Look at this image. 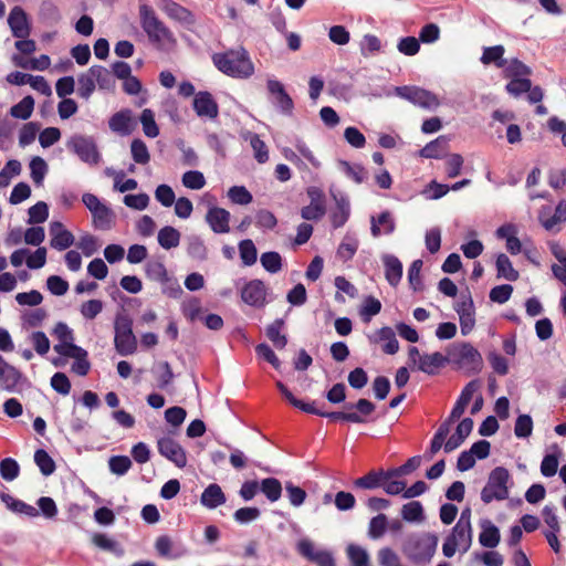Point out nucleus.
<instances>
[{"instance_id":"de8ad7c7","label":"nucleus","mask_w":566,"mask_h":566,"mask_svg":"<svg viewBox=\"0 0 566 566\" xmlns=\"http://www.w3.org/2000/svg\"><path fill=\"white\" fill-rule=\"evenodd\" d=\"M29 168L33 182L41 186L49 170L46 161L42 157L35 156L30 160Z\"/></svg>"},{"instance_id":"7ed1b4c3","label":"nucleus","mask_w":566,"mask_h":566,"mask_svg":"<svg viewBox=\"0 0 566 566\" xmlns=\"http://www.w3.org/2000/svg\"><path fill=\"white\" fill-rule=\"evenodd\" d=\"M213 63L219 71L233 77H249L254 67L248 52L241 48L213 55Z\"/></svg>"},{"instance_id":"473e14b6","label":"nucleus","mask_w":566,"mask_h":566,"mask_svg":"<svg viewBox=\"0 0 566 566\" xmlns=\"http://www.w3.org/2000/svg\"><path fill=\"white\" fill-rule=\"evenodd\" d=\"M92 217H93V226L96 229L109 230V229H112V227L114 224L115 214H114L113 210L105 203L102 205L96 210H94L92 212Z\"/></svg>"},{"instance_id":"dca6fc26","label":"nucleus","mask_w":566,"mask_h":566,"mask_svg":"<svg viewBox=\"0 0 566 566\" xmlns=\"http://www.w3.org/2000/svg\"><path fill=\"white\" fill-rule=\"evenodd\" d=\"M551 212L549 206H543L538 211V221L547 231H553L556 224L566 222V200H560L554 213L551 214Z\"/></svg>"},{"instance_id":"39448f33","label":"nucleus","mask_w":566,"mask_h":566,"mask_svg":"<svg viewBox=\"0 0 566 566\" xmlns=\"http://www.w3.org/2000/svg\"><path fill=\"white\" fill-rule=\"evenodd\" d=\"M114 346L120 356H129L136 353L138 342L133 332V319L125 312H118L114 321Z\"/></svg>"},{"instance_id":"6ab92c4d","label":"nucleus","mask_w":566,"mask_h":566,"mask_svg":"<svg viewBox=\"0 0 566 566\" xmlns=\"http://www.w3.org/2000/svg\"><path fill=\"white\" fill-rule=\"evenodd\" d=\"M24 377L22 373L14 366L8 364L4 358L0 355V388L14 392L17 387Z\"/></svg>"},{"instance_id":"774afa93","label":"nucleus","mask_w":566,"mask_h":566,"mask_svg":"<svg viewBox=\"0 0 566 566\" xmlns=\"http://www.w3.org/2000/svg\"><path fill=\"white\" fill-rule=\"evenodd\" d=\"M533 431V420L528 415H520L515 421L514 433L517 438H528Z\"/></svg>"},{"instance_id":"69168bd1","label":"nucleus","mask_w":566,"mask_h":566,"mask_svg":"<svg viewBox=\"0 0 566 566\" xmlns=\"http://www.w3.org/2000/svg\"><path fill=\"white\" fill-rule=\"evenodd\" d=\"M181 181L186 188H189L192 190H199V189L203 188L206 185L205 176L199 170L186 171L182 175Z\"/></svg>"},{"instance_id":"864d4df0","label":"nucleus","mask_w":566,"mask_h":566,"mask_svg":"<svg viewBox=\"0 0 566 566\" xmlns=\"http://www.w3.org/2000/svg\"><path fill=\"white\" fill-rule=\"evenodd\" d=\"M140 123L143 125L144 134L149 138H155L159 135V127L155 120V114L151 109L145 108L140 114Z\"/></svg>"},{"instance_id":"cd10ccee","label":"nucleus","mask_w":566,"mask_h":566,"mask_svg":"<svg viewBox=\"0 0 566 566\" xmlns=\"http://www.w3.org/2000/svg\"><path fill=\"white\" fill-rule=\"evenodd\" d=\"M164 11L171 18L186 24L195 23V15L190 10L172 0H163Z\"/></svg>"},{"instance_id":"393cba45","label":"nucleus","mask_w":566,"mask_h":566,"mask_svg":"<svg viewBox=\"0 0 566 566\" xmlns=\"http://www.w3.org/2000/svg\"><path fill=\"white\" fill-rule=\"evenodd\" d=\"M385 266V276L391 286H397L402 277V263L392 254H384L381 256Z\"/></svg>"},{"instance_id":"c85d7f7f","label":"nucleus","mask_w":566,"mask_h":566,"mask_svg":"<svg viewBox=\"0 0 566 566\" xmlns=\"http://www.w3.org/2000/svg\"><path fill=\"white\" fill-rule=\"evenodd\" d=\"M449 138L447 136H439L434 140L428 143L419 150V156L423 158H441L448 149Z\"/></svg>"},{"instance_id":"c9c22d12","label":"nucleus","mask_w":566,"mask_h":566,"mask_svg":"<svg viewBox=\"0 0 566 566\" xmlns=\"http://www.w3.org/2000/svg\"><path fill=\"white\" fill-rule=\"evenodd\" d=\"M495 266H496V276L499 279H505L507 281H516L520 276L518 274V271H516L513 265H512V262L511 260L509 259V256L504 253H500L496 258V262H495Z\"/></svg>"},{"instance_id":"5fc2aeb1","label":"nucleus","mask_w":566,"mask_h":566,"mask_svg":"<svg viewBox=\"0 0 566 566\" xmlns=\"http://www.w3.org/2000/svg\"><path fill=\"white\" fill-rule=\"evenodd\" d=\"M358 249V240L350 235H345L337 249V256L344 262L354 258Z\"/></svg>"},{"instance_id":"e2e57ef3","label":"nucleus","mask_w":566,"mask_h":566,"mask_svg":"<svg viewBox=\"0 0 566 566\" xmlns=\"http://www.w3.org/2000/svg\"><path fill=\"white\" fill-rule=\"evenodd\" d=\"M132 464V460L127 455H113L108 459L109 471L116 475L126 474Z\"/></svg>"},{"instance_id":"ea45409f","label":"nucleus","mask_w":566,"mask_h":566,"mask_svg":"<svg viewBox=\"0 0 566 566\" xmlns=\"http://www.w3.org/2000/svg\"><path fill=\"white\" fill-rule=\"evenodd\" d=\"M259 490L271 502H276L282 495V484L275 478L263 479L259 484Z\"/></svg>"},{"instance_id":"3c124183","label":"nucleus","mask_w":566,"mask_h":566,"mask_svg":"<svg viewBox=\"0 0 566 566\" xmlns=\"http://www.w3.org/2000/svg\"><path fill=\"white\" fill-rule=\"evenodd\" d=\"M554 449L556 452L546 454L541 463V473L546 478L554 476L558 470L560 450L556 444Z\"/></svg>"},{"instance_id":"f03ea898","label":"nucleus","mask_w":566,"mask_h":566,"mask_svg":"<svg viewBox=\"0 0 566 566\" xmlns=\"http://www.w3.org/2000/svg\"><path fill=\"white\" fill-rule=\"evenodd\" d=\"M446 352L448 364L468 375L479 374L483 368L482 355L468 342L452 343Z\"/></svg>"},{"instance_id":"b1692460","label":"nucleus","mask_w":566,"mask_h":566,"mask_svg":"<svg viewBox=\"0 0 566 566\" xmlns=\"http://www.w3.org/2000/svg\"><path fill=\"white\" fill-rule=\"evenodd\" d=\"M447 364V355L440 352L423 354L420 357L418 369L428 375H436L438 370L443 368Z\"/></svg>"},{"instance_id":"603ef678","label":"nucleus","mask_w":566,"mask_h":566,"mask_svg":"<svg viewBox=\"0 0 566 566\" xmlns=\"http://www.w3.org/2000/svg\"><path fill=\"white\" fill-rule=\"evenodd\" d=\"M505 77H522L530 76L532 74V70L525 63L514 57L503 67Z\"/></svg>"},{"instance_id":"bb28decb","label":"nucleus","mask_w":566,"mask_h":566,"mask_svg":"<svg viewBox=\"0 0 566 566\" xmlns=\"http://www.w3.org/2000/svg\"><path fill=\"white\" fill-rule=\"evenodd\" d=\"M480 544L486 548L496 547L501 539L500 530L490 520H482L480 522Z\"/></svg>"},{"instance_id":"37998d69","label":"nucleus","mask_w":566,"mask_h":566,"mask_svg":"<svg viewBox=\"0 0 566 566\" xmlns=\"http://www.w3.org/2000/svg\"><path fill=\"white\" fill-rule=\"evenodd\" d=\"M77 94L85 101L90 99L95 91L96 83L94 76L91 75V67L85 73H81L77 77Z\"/></svg>"},{"instance_id":"58836bf2","label":"nucleus","mask_w":566,"mask_h":566,"mask_svg":"<svg viewBox=\"0 0 566 566\" xmlns=\"http://www.w3.org/2000/svg\"><path fill=\"white\" fill-rule=\"evenodd\" d=\"M401 516L406 522L420 523L424 520V510L419 501H411L401 507Z\"/></svg>"},{"instance_id":"4c0bfd02","label":"nucleus","mask_w":566,"mask_h":566,"mask_svg":"<svg viewBox=\"0 0 566 566\" xmlns=\"http://www.w3.org/2000/svg\"><path fill=\"white\" fill-rule=\"evenodd\" d=\"M283 326H284V319L276 318L265 329L266 337L273 343L274 347H276L277 349H283L287 345L286 335H282L280 333V331Z\"/></svg>"},{"instance_id":"1a4fd4ad","label":"nucleus","mask_w":566,"mask_h":566,"mask_svg":"<svg viewBox=\"0 0 566 566\" xmlns=\"http://www.w3.org/2000/svg\"><path fill=\"white\" fill-rule=\"evenodd\" d=\"M266 88L269 98L274 107L284 116H292L294 102L286 92L284 85L277 80H268Z\"/></svg>"},{"instance_id":"4468645a","label":"nucleus","mask_w":566,"mask_h":566,"mask_svg":"<svg viewBox=\"0 0 566 566\" xmlns=\"http://www.w3.org/2000/svg\"><path fill=\"white\" fill-rule=\"evenodd\" d=\"M241 298L250 306L261 308L266 303V286L263 281H249L241 290Z\"/></svg>"},{"instance_id":"0e129e2a","label":"nucleus","mask_w":566,"mask_h":566,"mask_svg":"<svg viewBox=\"0 0 566 566\" xmlns=\"http://www.w3.org/2000/svg\"><path fill=\"white\" fill-rule=\"evenodd\" d=\"M531 80L527 77H513L506 85V92L514 96L518 97L523 93H526L531 88Z\"/></svg>"},{"instance_id":"9b49d317","label":"nucleus","mask_w":566,"mask_h":566,"mask_svg":"<svg viewBox=\"0 0 566 566\" xmlns=\"http://www.w3.org/2000/svg\"><path fill=\"white\" fill-rule=\"evenodd\" d=\"M157 449L160 455L172 462L178 468L187 465L185 449L172 438L161 437L157 440Z\"/></svg>"},{"instance_id":"bf43d9fd","label":"nucleus","mask_w":566,"mask_h":566,"mask_svg":"<svg viewBox=\"0 0 566 566\" xmlns=\"http://www.w3.org/2000/svg\"><path fill=\"white\" fill-rule=\"evenodd\" d=\"M20 474V465L13 458H4L0 461V475L7 481L15 480Z\"/></svg>"},{"instance_id":"f8f14e48","label":"nucleus","mask_w":566,"mask_h":566,"mask_svg":"<svg viewBox=\"0 0 566 566\" xmlns=\"http://www.w3.org/2000/svg\"><path fill=\"white\" fill-rule=\"evenodd\" d=\"M461 301L457 303L454 310L459 314L461 334L467 336L471 333L475 325V310L474 303L469 290L467 293H462Z\"/></svg>"},{"instance_id":"8fccbe9b","label":"nucleus","mask_w":566,"mask_h":566,"mask_svg":"<svg viewBox=\"0 0 566 566\" xmlns=\"http://www.w3.org/2000/svg\"><path fill=\"white\" fill-rule=\"evenodd\" d=\"M381 303L378 298L369 295L365 297L360 308L359 315L365 323H369L371 317L380 313Z\"/></svg>"},{"instance_id":"72a5a7b5","label":"nucleus","mask_w":566,"mask_h":566,"mask_svg":"<svg viewBox=\"0 0 566 566\" xmlns=\"http://www.w3.org/2000/svg\"><path fill=\"white\" fill-rule=\"evenodd\" d=\"M0 497L1 501L7 505V507L10 509L12 512L25 514L31 517H35L39 515V511L34 506L21 500L14 499L10 494L2 493Z\"/></svg>"},{"instance_id":"680f3d73","label":"nucleus","mask_w":566,"mask_h":566,"mask_svg":"<svg viewBox=\"0 0 566 566\" xmlns=\"http://www.w3.org/2000/svg\"><path fill=\"white\" fill-rule=\"evenodd\" d=\"M145 273L151 281L163 282L167 280L168 272L163 262L149 261L145 264Z\"/></svg>"},{"instance_id":"5701e85b","label":"nucleus","mask_w":566,"mask_h":566,"mask_svg":"<svg viewBox=\"0 0 566 566\" xmlns=\"http://www.w3.org/2000/svg\"><path fill=\"white\" fill-rule=\"evenodd\" d=\"M111 130L122 136H128L133 132V118L130 109H122L115 113L108 120Z\"/></svg>"},{"instance_id":"a18cd8bd","label":"nucleus","mask_w":566,"mask_h":566,"mask_svg":"<svg viewBox=\"0 0 566 566\" xmlns=\"http://www.w3.org/2000/svg\"><path fill=\"white\" fill-rule=\"evenodd\" d=\"M34 462L44 476H49L55 472V462L44 449H38L34 452Z\"/></svg>"},{"instance_id":"a19ab883","label":"nucleus","mask_w":566,"mask_h":566,"mask_svg":"<svg viewBox=\"0 0 566 566\" xmlns=\"http://www.w3.org/2000/svg\"><path fill=\"white\" fill-rule=\"evenodd\" d=\"M34 109V98L31 95L24 96L18 104L10 108V115L19 119H29Z\"/></svg>"},{"instance_id":"2f4dec72","label":"nucleus","mask_w":566,"mask_h":566,"mask_svg":"<svg viewBox=\"0 0 566 566\" xmlns=\"http://www.w3.org/2000/svg\"><path fill=\"white\" fill-rule=\"evenodd\" d=\"M92 543L99 549L109 552L117 557H122L125 553L123 546L117 541L103 533H94Z\"/></svg>"},{"instance_id":"052dcab7","label":"nucleus","mask_w":566,"mask_h":566,"mask_svg":"<svg viewBox=\"0 0 566 566\" xmlns=\"http://www.w3.org/2000/svg\"><path fill=\"white\" fill-rule=\"evenodd\" d=\"M29 224L43 223L49 218V206L44 201H39L28 210Z\"/></svg>"},{"instance_id":"20e7f679","label":"nucleus","mask_w":566,"mask_h":566,"mask_svg":"<svg viewBox=\"0 0 566 566\" xmlns=\"http://www.w3.org/2000/svg\"><path fill=\"white\" fill-rule=\"evenodd\" d=\"M140 24L147 34L150 43L158 49H163L166 44L174 45L176 39L174 33L158 19L155 11L147 4L139 7Z\"/></svg>"},{"instance_id":"ddd939ff","label":"nucleus","mask_w":566,"mask_h":566,"mask_svg":"<svg viewBox=\"0 0 566 566\" xmlns=\"http://www.w3.org/2000/svg\"><path fill=\"white\" fill-rule=\"evenodd\" d=\"M297 552L317 566H336L332 552L326 549L316 551L310 539H301L297 543Z\"/></svg>"},{"instance_id":"4d7b16f0","label":"nucleus","mask_w":566,"mask_h":566,"mask_svg":"<svg viewBox=\"0 0 566 566\" xmlns=\"http://www.w3.org/2000/svg\"><path fill=\"white\" fill-rule=\"evenodd\" d=\"M130 154L136 164L146 165L150 160L148 148L144 140L135 138L130 143Z\"/></svg>"},{"instance_id":"412c9836","label":"nucleus","mask_w":566,"mask_h":566,"mask_svg":"<svg viewBox=\"0 0 566 566\" xmlns=\"http://www.w3.org/2000/svg\"><path fill=\"white\" fill-rule=\"evenodd\" d=\"M396 229V222L389 210L380 212L377 217H370V232L374 238L381 234H391Z\"/></svg>"},{"instance_id":"a211bd4d","label":"nucleus","mask_w":566,"mask_h":566,"mask_svg":"<svg viewBox=\"0 0 566 566\" xmlns=\"http://www.w3.org/2000/svg\"><path fill=\"white\" fill-rule=\"evenodd\" d=\"M332 198L335 200L336 208L331 214L332 224L335 229L343 227L350 216V205L348 197L338 190H329Z\"/></svg>"},{"instance_id":"aec40b11","label":"nucleus","mask_w":566,"mask_h":566,"mask_svg":"<svg viewBox=\"0 0 566 566\" xmlns=\"http://www.w3.org/2000/svg\"><path fill=\"white\" fill-rule=\"evenodd\" d=\"M205 219L214 233H228L230 231V212L223 208L210 207Z\"/></svg>"},{"instance_id":"423d86ee","label":"nucleus","mask_w":566,"mask_h":566,"mask_svg":"<svg viewBox=\"0 0 566 566\" xmlns=\"http://www.w3.org/2000/svg\"><path fill=\"white\" fill-rule=\"evenodd\" d=\"M347 411H323L321 417L333 421H345L350 423H366L367 417L376 410V405L366 398H359L355 403L347 402L344 406Z\"/></svg>"},{"instance_id":"6e6552de","label":"nucleus","mask_w":566,"mask_h":566,"mask_svg":"<svg viewBox=\"0 0 566 566\" xmlns=\"http://www.w3.org/2000/svg\"><path fill=\"white\" fill-rule=\"evenodd\" d=\"M510 479L509 470L504 467L494 468L490 474L486 485L481 491V500L489 504L493 500L503 501L509 497L507 482Z\"/></svg>"},{"instance_id":"49530a36","label":"nucleus","mask_w":566,"mask_h":566,"mask_svg":"<svg viewBox=\"0 0 566 566\" xmlns=\"http://www.w3.org/2000/svg\"><path fill=\"white\" fill-rule=\"evenodd\" d=\"M239 253L245 266L253 265L258 260V250L251 239H244L239 242Z\"/></svg>"},{"instance_id":"79ce46f5","label":"nucleus","mask_w":566,"mask_h":566,"mask_svg":"<svg viewBox=\"0 0 566 566\" xmlns=\"http://www.w3.org/2000/svg\"><path fill=\"white\" fill-rule=\"evenodd\" d=\"M39 15L42 21L49 24H55L61 20L60 10L52 0H43L41 2Z\"/></svg>"},{"instance_id":"13d9d810","label":"nucleus","mask_w":566,"mask_h":566,"mask_svg":"<svg viewBox=\"0 0 566 566\" xmlns=\"http://www.w3.org/2000/svg\"><path fill=\"white\" fill-rule=\"evenodd\" d=\"M347 556L350 566H369V555L367 551L358 545L349 544L347 546Z\"/></svg>"},{"instance_id":"09e8293b","label":"nucleus","mask_w":566,"mask_h":566,"mask_svg":"<svg viewBox=\"0 0 566 566\" xmlns=\"http://www.w3.org/2000/svg\"><path fill=\"white\" fill-rule=\"evenodd\" d=\"M382 484V473L380 470H371L366 475L354 481V486L364 490H374Z\"/></svg>"},{"instance_id":"a878e982","label":"nucleus","mask_w":566,"mask_h":566,"mask_svg":"<svg viewBox=\"0 0 566 566\" xmlns=\"http://www.w3.org/2000/svg\"><path fill=\"white\" fill-rule=\"evenodd\" d=\"M227 501V497L221 489V486L217 483L209 484L200 496V503L207 509H217L220 505H223Z\"/></svg>"},{"instance_id":"e433bc0d","label":"nucleus","mask_w":566,"mask_h":566,"mask_svg":"<svg viewBox=\"0 0 566 566\" xmlns=\"http://www.w3.org/2000/svg\"><path fill=\"white\" fill-rule=\"evenodd\" d=\"M187 253L190 258L205 261L208 258V249L203 240L197 234L187 237Z\"/></svg>"},{"instance_id":"2eb2a0df","label":"nucleus","mask_w":566,"mask_h":566,"mask_svg":"<svg viewBox=\"0 0 566 566\" xmlns=\"http://www.w3.org/2000/svg\"><path fill=\"white\" fill-rule=\"evenodd\" d=\"M192 107L197 116L201 118L216 119L219 115V105L208 91L195 94Z\"/></svg>"},{"instance_id":"f3484780","label":"nucleus","mask_w":566,"mask_h":566,"mask_svg":"<svg viewBox=\"0 0 566 566\" xmlns=\"http://www.w3.org/2000/svg\"><path fill=\"white\" fill-rule=\"evenodd\" d=\"M8 24L12 35L17 39H25L31 33L28 15L25 11L19 6H15L11 9L8 17Z\"/></svg>"},{"instance_id":"f704fd0d","label":"nucleus","mask_w":566,"mask_h":566,"mask_svg":"<svg viewBox=\"0 0 566 566\" xmlns=\"http://www.w3.org/2000/svg\"><path fill=\"white\" fill-rule=\"evenodd\" d=\"M180 232L171 226L163 227L157 235L159 245L166 250L177 248L180 243Z\"/></svg>"},{"instance_id":"7c9ffc66","label":"nucleus","mask_w":566,"mask_h":566,"mask_svg":"<svg viewBox=\"0 0 566 566\" xmlns=\"http://www.w3.org/2000/svg\"><path fill=\"white\" fill-rule=\"evenodd\" d=\"M91 75L94 76L95 83L102 91L112 92L115 88V80L112 71L102 65H92Z\"/></svg>"},{"instance_id":"f257e3e1","label":"nucleus","mask_w":566,"mask_h":566,"mask_svg":"<svg viewBox=\"0 0 566 566\" xmlns=\"http://www.w3.org/2000/svg\"><path fill=\"white\" fill-rule=\"evenodd\" d=\"M438 535L433 533H412L407 536L402 552L416 565L428 564L436 554Z\"/></svg>"},{"instance_id":"338daca9","label":"nucleus","mask_w":566,"mask_h":566,"mask_svg":"<svg viewBox=\"0 0 566 566\" xmlns=\"http://www.w3.org/2000/svg\"><path fill=\"white\" fill-rule=\"evenodd\" d=\"M229 199L237 205H249L252 202L253 197L250 191L244 186H232L228 190Z\"/></svg>"},{"instance_id":"6e6d98bb","label":"nucleus","mask_w":566,"mask_h":566,"mask_svg":"<svg viewBox=\"0 0 566 566\" xmlns=\"http://www.w3.org/2000/svg\"><path fill=\"white\" fill-rule=\"evenodd\" d=\"M260 261L264 270L272 274L280 272L283 266L282 256L275 251L262 253Z\"/></svg>"},{"instance_id":"c756f323","label":"nucleus","mask_w":566,"mask_h":566,"mask_svg":"<svg viewBox=\"0 0 566 566\" xmlns=\"http://www.w3.org/2000/svg\"><path fill=\"white\" fill-rule=\"evenodd\" d=\"M505 53V48L501 44L494 46H485L483 49L482 56L480 61L484 65L494 64L496 67H504L507 63V60L503 57Z\"/></svg>"},{"instance_id":"4be33fe9","label":"nucleus","mask_w":566,"mask_h":566,"mask_svg":"<svg viewBox=\"0 0 566 566\" xmlns=\"http://www.w3.org/2000/svg\"><path fill=\"white\" fill-rule=\"evenodd\" d=\"M473 424L474 423L471 418L462 419L457 426L455 432L446 441L444 452L450 453L458 449L472 432Z\"/></svg>"},{"instance_id":"0eeeda50","label":"nucleus","mask_w":566,"mask_h":566,"mask_svg":"<svg viewBox=\"0 0 566 566\" xmlns=\"http://www.w3.org/2000/svg\"><path fill=\"white\" fill-rule=\"evenodd\" d=\"M66 148L88 165H98L102 160L96 140L93 136L74 134L66 142Z\"/></svg>"},{"instance_id":"9d476101","label":"nucleus","mask_w":566,"mask_h":566,"mask_svg":"<svg viewBox=\"0 0 566 566\" xmlns=\"http://www.w3.org/2000/svg\"><path fill=\"white\" fill-rule=\"evenodd\" d=\"M396 95L411 102L423 108H431L439 106L437 96L424 88L417 86H397L395 88Z\"/></svg>"},{"instance_id":"c03bdc74","label":"nucleus","mask_w":566,"mask_h":566,"mask_svg":"<svg viewBox=\"0 0 566 566\" xmlns=\"http://www.w3.org/2000/svg\"><path fill=\"white\" fill-rule=\"evenodd\" d=\"M450 536H453V539L457 541L458 545H462V552L465 553L472 545V526H460L454 525Z\"/></svg>"}]
</instances>
